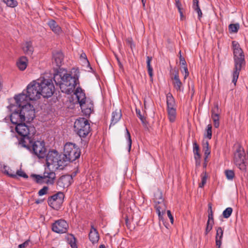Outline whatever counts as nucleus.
<instances>
[{"label":"nucleus","mask_w":248,"mask_h":248,"mask_svg":"<svg viewBox=\"0 0 248 248\" xmlns=\"http://www.w3.org/2000/svg\"><path fill=\"white\" fill-rule=\"evenodd\" d=\"M215 108H216L217 109H218V105L217 104L215 105Z\"/></svg>","instance_id":"obj_58"},{"label":"nucleus","mask_w":248,"mask_h":248,"mask_svg":"<svg viewBox=\"0 0 248 248\" xmlns=\"http://www.w3.org/2000/svg\"><path fill=\"white\" fill-rule=\"evenodd\" d=\"M213 224L212 223L211 224L207 223L206 228V234H207L212 229Z\"/></svg>","instance_id":"obj_52"},{"label":"nucleus","mask_w":248,"mask_h":248,"mask_svg":"<svg viewBox=\"0 0 248 248\" xmlns=\"http://www.w3.org/2000/svg\"><path fill=\"white\" fill-rule=\"evenodd\" d=\"M14 98L16 104L19 107V110L21 111L25 121L27 122L32 121L35 116V109L32 105L29 103V101L27 100V97L24 92L16 95Z\"/></svg>","instance_id":"obj_3"},{"label":"nucleus","mask_w":248,"mask_h":248,"mask_svg":"<svg viewBox=\"0 0 248 248\" xmlns=\"http://www.w3.org/2000/svg\"><path fill=\"white\" fill-rule=\"evenodd\" d=\"M206 137L209 139H211L212 138V125L210 124L207 125Z\"/></svg>","instance_id":"obj_41"},{"label":"nucleus","mask_w":248,"mask_h":248,"mask_svg":"<svg viewBox=\"0 0 248 248\" xmlns=\"http://www.w3.org/2000/svg\"><path fill=\"white\" fill-rule=\"evenodd\" d=\"M66 163L73 162L79 158L80 151L74 143L68 142L64 146V154H62Z\"/></svg>","instance_id":"obj_7"},{"label":"nucleus","mask_w":248,"mask_h":248,"mask_svg":"<svg viewBox=\"0 0 248 248\" xmlns=\"http://www.w3.org/2000/svg\"><path fill=\"white\" fill-rule=\"evenodd\" d=\"M99 248H105V246L104 245H101L99 246Z\"/></svg>","instance_id":"obj_55"},{"label":"nucleus","mask_w":248,"mask_h":248,"mask_svg":"<svg viewBox=\"0 0 248 248\" xmlns=\"http://www.w3.org/2000/svg\"><path fill=\"white\" fill-rule=\"evenodd\" d=\"M232 212V209L231 207L227 208L223 212V217L225 218H229L231 216Z\"/></svg>","instance_id":"obj_37"},{"label":"nucleus","mask_w":248,"mask_h":248,"mask_svg":"<svg viewBox=\"0 0 248 248\" xmlns=\"http://www.w3.org/2000/svg\"><path fill=\"white\" fill-rule=\"evenodd\" d=\"M2 86V81L1 80V79L0 78V88Z\"/></svg>","instance_id":"obj_57"},{"label":"nucleus","mask_w":248,"mask_h":248,"mask_svg":"<svg viewBox=\"0 0 248 248\" xmlns=\"http://www.w3.org/2000/svg\"><path fill=\"white\" fill-rule=\"evenodd\" d=\"M199 147L196 142L193 143V153L195 155H200L199 153Z\"/></svg>","instance_id":"obj_43"},{"label":"nucleus","mask_w":248,"mask_h":248,"mask_svg":"<svg viewBox=\"0 0 248 248\" xmlns=\"http://www.w3.org/2000/svg\"><path fill=\"white\" fill-rule=\"evenodd\" d=\"M247 154H248V151H247Z\"/></svg>","instance_id":"obj_61"},{"label":"nucleus","mask_w":248,"mask_h":248,"mask_svg":"<svg viewBox=\"0 0 248 248\" xmlns=\"http://www.w3.org/2000/svg\"><path fill=\"white\" fill-rule=\"evenodd\" d=\"M246 153L244 148L239 144L235 146L233 161L235 165L242 171L246 170L245 164Z\"/></svg>","instance_id":"obj_11"},{"label":"nucleus","mask_w":248,"mask_h":248,"mask_svg":"<svg viewBox=\"0 0 248 248\" xmlns=\"http://www.w3.org/2000/svg\"><path fill=\"white\" fill-rule=\"evenodd\" d=\"M27 63V58L25 56H22L16 62V65L20 70L23 71L26 68Z\"/></svg>","instance_id":"obj_23"},{"label":"nucleus","mask_w":248,"mask_h":248,"mask_svg":"<svg viewBox=\"0 0 248 248\" xmlns=\"http://www.w3.org/2000/svg\"><path fill=\"white\" fill-rule=\"evenodd\" d=\"M54 80L59 84L62 93L71 94L74 91L78 82V77H72L67 73L63 74H56L54 77Z\"/></svg>","instance_id":"obj_2"},{"label":"nucleus","mask_w":248,"mask_h":248,"mask_svg":"<svg viewBox=\"0 0 248 248\" xmlns=\"http://www.w3.org/2000/svg\"><path fill=\"white\" fill-rule=\"evenodd\" d=\"M195 10L197 12L199 18H201L202 16V12L201 10L200 9V8L198 5V2L197 3V4L195 6Z\"/></svg>","instance_id":"obj_47"},{"label":"nucleus","mask_w":248,"mask_h":248,"mask_svg":"<svg viewBox=\"0 0 248 248\" xmlns=\"http://www.w3.org/2000/svg\"><path fill=\"white\" fill-rule=\"evenodd\" d=\"M239 27H240L238 23L231 24L229 26V30L230 32L235 33L238 31Z\"/></svg>","instance_id":"obj_35"},{"label":"nucleus","mask_w":248,"mask_h":248,"mask_svg":"<svg viewBox=\"0 0 248 248\" xmlns=\"http://www.w3.org/2000/svg\"><path fill=\"white\" fill-rule=\"evenodd\" d=\"M136 114L137 116L143 124H145L146 120L145 117L141 114V111L140 109L136 108Z\"/></svg>","instance_id":"obj_40"},{"label":"nucleus","mask_w":248,"mask_h":248,"mask_svg":"<svg viewBox=\"0 0 248 248\" xmlns=\"http://www.w3.org/2000/svg\"><path fill=\"white\" fill-rule=\"evenodd\" d=\"M211 117L214 122V125L216 128H217L219 126V115L216 113L215 110L212 111Z\"/></svg>","instance_id":"obj_30"},{"label":"nucleus","mask_w":248,"mask_h":248,"mask_svg":"<svg viewBox=\"0 0 248 248\" xmlns=\"http://www.w3.org/2000/svg\"><path fill=\"white\" fill-rule=\"evenodd\" d=\"M63 55L62 52L58 51L54 53L53 56V63H55L56 66L60 67L63 62Z\"/></svg>","instance_id":"obj_19"},{"label":"nucleus","mask_w":248,"mask_h":248,"mask_svg":"<svg viewBox=\"0 0 248 248\" xmlns=\"http://www.w3.org/2000/svg\"><path fill=\"white\" fill-rule=\"evenodd\" d=\"M125 137L127 139L128 146V152H130V151L131 150V148L132 140L131 138L130 134L127 128H126Z\"/></svg>","instance_id":"obj_36"},{"label":"nucleus","mask_w":248,"mask_h":248,"mask_svg":"<svg viewBox=\"0 0 248 248\" xmlns=\"http://www.w3.org/2000/svg\"><path fill=\"white\" fill-rule=\"evenodd\" d=\"M203 148L205 155L204 159L206 161L208 156L210 154V150L209 148V143L208 141H206L205 143H203Z\"/></svg>","instance_id":"obj_33"},{"label":"nucleus","mask_w":248,"mask_h":248,"mask_svg":"<svg viewBox=\"0 0 248 248\" xmlns=\"http://www.w3.org/2000/svg\"><path fill=\"white\" fill-rule=\"evenodd\" d=\"M152 60V57L150 56L147 57V67L148 69V73L149 75L150 78L151 80L153 79V70L151 65V62Z\"/></svg>","instance_id":"obj_31"},{"label":"nucleus","mask_w":248,"mask_h":248,"mask_svg":"<svg viewBox=\"0 0 248 248\" xmlns=\"http://www.w3.org/2000/svg\"><path fill=\"white\" fill-rule=\"evenodd\" d=\"M81 57L85 59V60H86L87 61L86 55L85 53H82L81 54Z\"/></svg>","instance_id":"obj_53"},{"label":"nucleus","mask_w":248,"mask_h":248,"mask_svg":"<svg viewBox=\"0 0 248 248\" xmlns=\"http://www.w3.org/2000/svg\"><path fill=\"white\" fill-rule=\"evenodd\" d=\"M7 6L15 7L17 5V2L16 0H1Z\"/></svg>","instance_id":"obj_34"},{"label":"nucleus","mask_w":248,"mask_h":248,"mask_svg":"<svg viewBox=\"0 0 248 248\" xmlns=\"http://www.w3.org/2000/svg\"><path fill=\"white\" fill-rule=\"evenodd\" d=\"M122 117V113L120 110H116L112 113L111 123L110 126L115 124Z\"/></svg>","instance_id":"obj_22"},{"label":"nucleus","mask_w":248,"mask_h":248,"mask_svg":"<svg viewBox=\"0 0 248 248\" xmlns=\"http://www.w3.org/2000/svg\"><path fill=\"white\" fill-rule=\"evenodd\" d=\"M89 238L93 244L97 243L99 239L98 232L93 225H91V230L89 234Z\"/></svg>","instance_id":"obj_20"},{"label":"nucleus","mask_w":248,"mask_h":248,"mask_svg":"<svg viewBox=\"0 0 248 248\" xmlns=\"http://www.w3.org/2000/svg\"><path fill=\"white\" fill-rule=\"evenodd\" d=\"M41 95L44 98H48L53 94L55 88L52 81L50 79H38Z\"/></svg>","instance_id":"obj_12"},{"label":"nucleus","mask_w":248,"mask_h":248,"mask_svg":"<svg viewBox=\"0 0 248 248\" xmlns=\"http://www.w3.org/2000/svg\"><path fill=\"white\" fill-rule=\"evenodd\" d=\"M216 231V243L217 246L219 248L221 244V239L223 236V230L222 228L218 227L217 228Z\"/></svg>","instance_id":"obj_27"},{"label":"nucleus","mask_w":248,"mask_h":248,"mask_svg":"<svg viewBox=\"0 0 248 248\" xmlns=\"http://www.w3.org/2000/svg\"><path fill=\"white\" fill-rule=\"evenodd\" d=\"M155 208L159 219H162L163 216L165 214L167 207L164 202V199L162 198L161 193L155 196Z\"/></svg>","instance_id":"obj_16"},{"label":"nucleus","mask_w":248,"mask_h":248,"mask_svg":"<svg viewBox=\"0 0 248 248\" xmlns=\"http://www.w3.org/2000/svg\"><path fill=\"white\" fill-rule=\"evenodd\" d=\"M233 49L234 68L232 72V82L236 85L240 72L243 66L246 64L245 55L243 50L240 47L239 44L235 41L232 42Z\"/></svg>","instance_id":"obj_1"},{"label":"nucleus","mask_w":248,"mask_h":248,"mask_svg":"<svg viewBox=\"0 0 248 248\" xmlns=\"http://www.w3.org/2000/svg\"><path fill=\"white\" fill-rule=\"evenodd\" d=\"M11 111L12 112L10 115L11 122L16 125L22 122L25 121L20 110H19V107L15 105H10Z\"/></svg>","instance_id":"obj_15"},{"label":"nucleus","mask_w":248,"mask_h":248,"mask_svg":"<svg viewBox=\"0 0 248 248\" xmlns=\"http://www.w3.org/2000/svg\"><path fill=\"white\" fill-rule=\"evenodd\" d=\"M206 164H205L204 165V167H206Z\"/></svg>","instance_id":"obj_60"},{"label":"nucleus","mask_w":248,"mask_h":248,"mask_svg":"<svg viewBox=\"0 0 248 248\" xmlns=\"http://www.w3.org/2000/svg\"><path fill=\"white\" fill-rule=\"evenodd\" d=\"M47 24L51 30L55 33L59 34L61 32V27L54 20H49Z\"/></svg>","instance_id":"obj_25"},{"label":"nucleus","mask_w":248,"mask_h":248,"mask_svg":"<svg viewBox=\"0 0 248 248\" xmlns=\"http://www.w3.org/2000/svg\"><path fill=\"white\" fill-rule=\"evenodd\" d=\"M175 2L180 1V0H175Z\"/></svg>","instance_id":"obj_59"},{"label":"nucleus","mask_w":248,"mask_h":248,"mask_svg":"<svg viewBox=\"0 0 248 248\" xmlns=\"http://www.w3.org/2000/svg\"><path fill=\"white\" fill-rule=\"evenodd\" d=\"M64 194L62 192H59L48 199V203L52 208L58 210L63 202Z\"/></svg>","instance_id":"obj_14"},{"label":"nucleus","mask_w":248,"mask_h":248,"mask_svg":"<svg viewBox=\"0 0 248 248\" xmlns=\"http://www.w3.org/2000/svg\"><path fill=\"white\" fill-rule=\"evenodd\" d=\"M200 158H201L200 155H194V158H195V161H196V165H200Z\"/></svg>","instance_id":"obj_51"},{"label":"nucleus","mask_w":248,"mask_h":248,"mask_svg":"<svg viewBox=\"0 0 248 248\" xmlns=\"http://www.w3.org/2000/svg\"><path fill=\"white\" fill-rule=\"evenodd\" d=\"M168 217L170 219V222L172 224L173 223L174 219L172 215H171V212L170 210H168L167 211Z\"/></svg>","instance_id":"obj_49"},{"label":"nucleus","mask_w":248,"mask_h":248,"mask_svg":"<svg viewBox=\"0 0 248 248\" xmlns=\"http://www.w3.org/2000/svg\"><path fill=\"white\" fill-rule=\"evenodd\" d=\"M209 208L210 209V212L208 214V219L207 223L211 224V223H212V224H213V214L212 210L211 205L210 204H209Z\"/></svg>","instance_id":"obj_39"},{"label":"nucleus","mask_w":248,"mask_h":248,"mask_svg":"<svg viewBox=\"0 0 248 248\" xmlns=\"http://www.w3.org/2000/svg\"><path fill=\"white\" fill-rule=\"evenodd\" d=\"M179 55H180L179 59H180V64L182 65H186V62L184 58L183 57H182V56L181 55V51H180V52H179Z\"/></svg>","instance_id":"obj_48"},{"label":"nucleus","mask_w":248,"mask_h":248,"mask_svg":"<svg viewBox=\"0 0 248 248\" xmlns=\"http://www.w3.org/2000/svg\"><path fill=\"white\" fill-rule=\"evenodd\" d=\"M75 94L80 104L82 112L86 116H89L93 110V105L91 102L86 101L85 94L80 88H77Z\"/></svg>","instance_id":"obj_6"},{"label":"nucleus","mask_w":248,"mask_h":248,"mask_svg":"<svg viewBox=\"0 0 248 248\" xmlns=\"http://www.w3.org/2000/svg\"><path fill=\"white\" fill-rule=\"evenodd\" d=\"M16 131L22 138L19 140V144L22 147H27L31 143V139L35 133V128L33 126L25 124H18L16 126Z\"/></svg>","instance_id":"obj_4"},{"label":"nucleus","mask_w":248,"mask_h":248,"mask_svg":"<svg viewBox=\"0 0 248 248\" xmlns=\"http://www.w3.org/2000/svg\"><path fill=\"white\" fill-rule=\"evenodd\" d=\"M22 49L27 55H31L34 51L32 43L31 41H27L22 45Z\"/></svg>","instance_id":"obj_21"},{"label":"nucleus","mask_w":248,"mask_h":248,"mask_svg":"<svg viewBox=\"0 0 248 248\" xmlns=\"http://www.w3.org/2000/svg\"><path fill=\"white\" fill-rule=\"evenodd\" d=\"M2 171L8 176L12 178H16V174L15 171L12 170L9 167L4 165L2 168Z\"/></svg>","instance_id":"obj_29"},{"label":"nucleus","mask_w":248,"mask_h":248,"mask_svg":"<svg viewBox=\"0 0 248 248\" xmlns=\"http://www.w3.org/2000/svg\"><path fill=\"white\" fill-rule=\"evenodd\" d=\"M48 190V187L47 186H44L41 189H40L38 192V195L39 196H43L46 194Z\"/></svg>","instance_id":"obj_45"},{"label":"nucleus","mask_w":248,"mask_h":248,"mask_svg":"<svg viewBox=\"0 0 248 248\" xmlns=\"http://www.w3.org/2000/svg\"><path fill=\"white\" fill-rule=\"evenodd\" d=\"M175 5L179 11V12L181 16V17H182L183 15V12L182 11V5H181L180 1L175 2Z\"/></svg>","instance_id":"obj_44"},{"label":"nucleus","mask_w":248,"mask_h":248,"mask_svg":"<svg viewBox=\"0 0 248 248\" xmlns=\"http://www.w3.org/2000/svg\"><path fill=\"white\" fill-rule=\"evenodd\" d=\"M24 147L31 152L39 158H43L46 155V149L45 147V142L43 141H33L31 138V143L28 144V147Z\"/></svg>","instance_id":"obj_8"},{"label":"nucleus","mask_w":248,"mask_h":248,"mask_svg":"<svg viewBox=\"0 0 248 248\" xmlns=\"http://www.w3.org/2000/svg\"><path fill=\"white\" fill-rule=\"evenodd\" d=\"M15 174H16V177L18 176L24 178H28V175L21 170H17L15 171Z\"/></svg>","instance_id":"obj_42"},{"label":"nucleus","mask_w":248,"mask_h":248,"mask_svg":"<svg viewBox=\"0 0 248 248\" xmlns=\"http://www.w3.org/2000/svg\"><path fill=\"white\" fill-rule=\"evenodd\" d=\"M75 131L77 134L82 138L86 137L90 132V125L88 121L84 118H79L75 122Z\"/></svg>","instance_id":"obj_10"},{"label":"nucleus","mask_w":248,"mask_h":248,"mask_svg":"<svg viewBox=\"0 0 248 248\" xmlns=\"http://www.w3.org/2000/svg\"><path fill=\"white\" fill-rule=\"evenodd\" d=\"M31 177L34 178L37 183L53 185L56 179V174L53 170L47 167L45 168L42 175L32 174Z\"/></svg>","instance_id":"obj_9"},{"label":"nucleus","mask_w":248,"mask_h":248,"mask_svg":"<svg viewBox=\"0 0 248 248\" xmlns=\"http://www.w3.org/2000/svg\"><path fill=\"white\" fill-rule=\"evenodd\" d=\"M76 246V243H75V242H74V243H71V246L72 247L74 248V247H75Z\"/></svg>","instance_id":"obj_54"},{"label":"nucleus","mask_w":248,"mask_h":248,"mask_svg":"<svg viewBox=\"0 0 248 248\" xmlns=\"http://www.w3.org/2000/svg\"><path fill=\"white\" fill-rule=\"evenodd\" d=\"M183 67H182L183 70H182V72L183 73H185L184 78L186 79L187 78V77L188 76L189 73H188V69H187V68L186 66V64L185 65H183Z\"/></svg>","instance_id":"obj_46"},{"label":"nucleus","mask_w":248,"mask_h":248,"mask_svg":"<svg viewBox=\"0 0 248 248\" xmlns=\"http://www.w3.org/2000/svg\"><path fill=\"white\" fill-rule=\"evenodd\" d=\"M225 173L226 176L228 180H232L234 176V173L233 170H226Z\"/></svg>","instance_id":"obj_38"},{"label":"nucleus","mask_w":248,"mask_h":248,"mask_svg":"<svg viewBox=\"0 0 248 248\" xmlns=\"http://www.w3.org/2000/svg\"><path fill=\"white\" fill-rule=\"evenodd\" d=\"M167 111L169 121L171 123L174 122L176 118V108H167Z\"/></svg>","instance_id":"obj_24"},{"label":"nucleus","mask_w":248,"mask_h":248,"mask_svg":"<svg viewBox=\"0 0 248 248\" xmlns=\"http://www.w3.org/2000/svg\"><path fill=\"white\" fill-rule=\"evenodd\" d=\"M167 108H176L175 99L170 93H168L166 96Z\"/></svg>","instance_id":"obj_28"},{"label":"nucleus","mask_w":248,"mask_h":248,"mask_svg":"<svg viewBox=\"0 0 248 248\" xmlns=\"http://www.w3.org/2000/svg\"><path fill=\"white\" fill-rule=\"evenodd\" d=\"M38 79L31 82L27 87V94L24 93L27 97V100H36L39 99L41 95Z\"/></svg>","instance_id":"obj_13"},{"label":"nucleus","mask_w":248,"mask_h":248,"mask_svg":"<svg viewBox=\"0 0 248 248\" xmlns=\"http://www.w3.org/2000/svg\"><path fill=\"white\" fill-rule=\"evenodd\" d=\"M46 164L47 167L52 166L53 169L56 170H62L67 164L62 154H59L55 150L48 152L46 155Z\"/></svg>","instance_id":"obj_5"},{"label":"nucleus","mask_w":248,"mask_h":248,"mask_svg":"<svg viewBox=\"0 0 248 248\" xmlns=\"http://www.w3.org/2000/svg\"><path fill=\"white\" fill-rule=\"evenodd\" d=\"M201 182L199 184V187L202 188L204 186L206 183V180L208 177L206 171H203L201 174Z\"/></svg>","instance_id":"obj_32"},{"label":"nucleus","mask_w":248,"mask_h":248,"mask_svg":"<svg viewBox=\"0 0 248 248\" xmlns=\"http://www.w3.org/2000/svg\"><path fill=\"white\" fill-rule=\"evenodd\" d=\"M68 228L67 222L62 219L56 221L52 225V230L58 233H65Z\"/></svg>","instance_id":"obj_17"},{"label":"nucleus","mask_w":248,"mask_h":248,"mask_svg":"<svg viewBox=\"0 0 248 248\" xmlns=\"http://www.w3.org/2000/svg\"><path fill=\"white\" fill-rule=\"evenodd\" d=\"M72 177L69 175L62 176L57 181V189L60 190L67 188L71 184Z\"/></svg>","instance_id":"obj_18"},{"label":"nucleus","mask_w":248,"mask_h":248,"mask_svg":"<svg viewBox=\"0 0 248 248\" xmlns=\"http://www.w3.org/2000/svg\"><path fill=\"white\" fill-rule=\"evenodd\" d=\"M141 1L142 2V4H143V5L145 6V3L146 0H141Z\"/></svg>","instance_id":"obj_56"},{"label":"nucleus","mask_w":248,"mask_h":248,"mask_svg":"<svg viewBox=\"0 0 248 248\" xmlns=\"http://www.w3.org/2000/svg\"><path fill=\"white\" fill-rule=\"evenodd\" d=\"M174 81L173 82V85L174 88L177 91H183L182 89V83L180 81L178 73H176L173 78Z\"/></svg>","instance_id":"obj_26"},{"label":"nucleus","mask_w":248,"mask_h":248,"mask_svg":"<svg viewBox=\"0 0 248 248\" xmlns=\"http://www.w3.org/2000/svg\"><path fill=\"white\" fill-rule=\"evenodd\" d=\"M29 242H30V241H29V240L26 241L23 243L19 245L18 248H25L29 245Z\"/></svg>","instance_id":"obj_50"}]
</instances>
